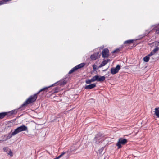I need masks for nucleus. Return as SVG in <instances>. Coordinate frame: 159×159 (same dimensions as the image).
Instances as JSON below:
<instances>
[{
  "mask_svg": "<svg viewBox=\"0 0 159 159\" xmlns=\"http://www.w3.org/2000/svg\"><path fill=\"white\" fill-rule=\"evenodd\" d=\"M151 55H150V53L148 55L144 57L143 59L144 62H148L150 59V57L151 56Z\"/></svg>",
  "mask_w": 159,
  "mask_h": 159,
  "instance_id": "nucleus-14",
  "label": "nucleus"
},
{
  "mask_svg": "<svg viewBox=\"0 0 159 159\" xmlns=\"http://www.w3.org/2000/svg\"><path fill=\"white\" fill-rule=\"evenodd\" d=\"M96 85L94 84H92L86 86L85 88L86 89H90L95 88Z\"/></svg>",
  "mask_w": 159,
  "mask_h": 159,
  "instance_id": "nucleus-12",
  "label": "nucleus"
},
{
  "mask_svg": "<svg viewBox=\"0 0 159 159\" xmlns=\"http://www.w3.org/2000/svg\"><path fill=\"white\" fill-rule=\"evenodd\" d=\"M93 70L95 71L97 69V66L95 64H94L93 65Z\"/></svg>",
  "mask_w": 159,
  "mask_h": 159,
  "instance_id": "nucleus-26",
  "label": "nucleus"
},
{
  "mask_svg": "<svg viewBox=\"0 0 159 159\" xmlns=\"http://www.w3.org/2000/svg\"><path fill=\"white\" fill-rule=\"evenodd\" d=\"M156 33L157 34H159V28L156 29Z\"/></svg>",
  "mask_w": 159,
  "mask_h": 159,
  "instance_id": "nucleus-28",
  "label": "nucleus"
},
{
  "mask_svg": "<svg viewBox=\"0 0 159 159\" xmlns=\"http://www.w3.org/2000/svg\"><path fill=\"white\" fill-rule=\"evenodd\" d=\"M110 61V59H107V60H106V62L107 63Z\"/></svg>",
  "mask_w": 159,
  "mask_h": 159,
  "instance_id": "nucleus-29",
  "label": "nucleus"
},
{
  "mask_svg": "<svg viewBox=\"0 0 159 159\" xmlns=\"http://www.w3.org/2000/svg\"><path fill=\"white\" fill-rule=\"evenodd\" d=\"M66 153L65 152H63L58 157L54 158V159H59V158L61 157L63 155H64Z\"/></svg>",
  "mask_w": 159,
  "mask_h": 159,
  "instance_id": "nucleus-20",
  "label": "nucleus"
},
{
  "mask_svg": "<svg viewBox=\"0 0 159 159\" xmlns=\"http://www.w3.org/2000/svg\"><path fill=\"white\" fill-rule=\"evenodd\" d=\"M4 141V140H0V143L1 142V141Z\"/></svg>",
  "mask_w": 159,
  "mask_h": 159,
  "instance_id": "nucleus-31",
  "label": "nucleus"
},
{
  "mask_svg": "<svg viewBox=\"0 0 159 159\" xmlns=\"http://www.w3.org/2000/svg\"><path fill=\"white\" fill-rule=\"evenodd\" d=\"M159 48L158 47H156L150 53V55H151L152 56L153 55L155 54L156 52L159 50Z\"/></svg>",
  "mask_w": 159,
  "mask_h": 159,
  "instance_id": "nucleus-13",
  "label": "nucleus"
},
{
  "mask_svg": "<svg viewBox=\"0 0 159 159\" xmlns=\"http://www.w3.org/2000/svg\"><path fill=\"white\" fill-rule=\"evenodd\" d=\"M4 141V140H0V143L1 142V141Z\"/></svg>",
  "mask_w": 159,
  "mask_h": 159,
  "instance_id": "nucleus-32",
  "label": "nucleus"
},
{
  "mask_svg": "<svg viewBox=\"0 0 159 159\" xmlns=\"http://www.w3.org/2000/svg\"><path fill=\"white\" fill-rule=\"evenodd\" d=\"M5 113H6L5 116H9L12 115L11 114L10 111Z\"/></svg>",
  "mask_w": 159,
  "mask_h": 159,
  "instance_id": "nucleus-24",
  "label": "nucleus"
},
{
  "mask_svg": "<svg viewBox=\"0 0 159 159\" xmlns=\"http://www.w3.org/2000/svg\"><path fill=\"white\" fill-rule=\"evenodd\" d=\"M107 70V69H106V70H103V71H106V70Z\"/></svg>",
  "mask_w": 159,
  "mask_h": 159,
  "instance_id": "nucleus-33",
  "label": "nucleus"
},
{
  "mask_svg": "<svg viewBox=\"0 0 159 159\" xmlns=\"http://www.w3.org/2000/svg\"><path fill=\"white\" fill-rule=\"evenodd\" d=\"M100 56L101 54H99L98 52L95 53L91 55L90 58L92 60H95L98 58L99 57H100Z\"/></svg>",
  "mask_w": 159,
  "mask_h": 159,
  "instance_id": "nucleus-9",
  "label": "nucleus"
},
{
  "mask_svg": "<svg viewBox=\"0 0 159 159\" xmlns=\"http://www.w3.org/2000/svg\"><path fill=\"white\" fill-rule=\"evenodd\" d=\"M119 51H120L119 49L117 48V49H116V50L113 51L112 52V53H116V52H119Z\"/></svg>",
  "mask_w": 159,
  "mask_h": 159,
  "instance_id": "nucleus-25",
  "label": "nucleus"
},
{
  "mask_svg": "<svg viewBox=\"0 0 159 159\" xmlns=\"http://www.w3.org/2000/svg\"><path fill=\"white\" fill-rule=\"evenodd\" d=\"M6 113L4 112L0 113V119L3 118L5 116Z\"/></svg>",
  "mask_w": 159,
  "mask_h": 159,
  "instance_id": "nucleus-19",
  "label": "nucleus"
},
{
  "mask_svg": "<svg viewBox=\"0 0 159 159\" xmlns=\"http://www.w3.org/2000/svg\"><path fill=\"white\" fill-rule=\"evenodd\" d=\"M104 140L103 135L101 133H99L97 134L93 139V143L98 144L102 143Z\"/></svg>",
  "mask_w": 159,
  "mask_h": 159,
  "instance_id": "nucleus-2",
  "label": "nucleus"
},
{
  "mask_svg": "<svg viewBox=\"0 0 159 159\" xmlns=\"http://www.w3.org/2000/svg\"><path fill=\"white\" fill-rule=\"evenodd\" d=\"M67 83L66 81L65 80H60L59 82H58L57 83H55L51 85V87L55 85L58 83V84H59L60 85H64L66 84Z\"/></svg>",
  "mask_w": 159,
  "mask_h": 159,
  "instance_id": "nucleus-11",
  "label": "nucleus"
},
{
  "mask_svg": "<svg viewBox=\"0 0 159 159\" xmlns=\"http://www.w3.org/2000/svg\"><path fill=\"white\" fill-rule=\"evenodd\" d=\"M109 50L108 48L104 49L102 52V56L104 58H108L109 57Z\"/></svg>",
  "mask_w": 159,
  "mask_h": 159,
  "instance_id": "nucleus-8",
  "label": "nucleus"
},
{
  "mask_svg": "<svg viewBox=\"0 0 159 159\" xmlns=\"http://www.w3.org/2000/svg\"><path fill=\"white\" fill-rule=\"evenodd\" d=\"M134 40L133 39L129 40L124 42V44H131L133 43Z\"/></svg>",
  "mask_w": 159,
  "mask_h": 159,
  "instance_id": "nucleus-15",
  "label": "nucleus"
},
{
  "mask_svg": "<svg viewBox=\"0 0 159 159\" xmlns=\"http://www.w3.org/2000/svg\"><path fill=\"white\" fill-rule=\"evenodd\" d=\"M120 69V66L119 65H117L116 68H112L111 69V72L112 74H115L119 71V70Z\"/></svg>",
  "mask_w": 159,
  "mask_h": 159,
  "instance_id": "nucleus-7",
  "label": "nucleus"
},
{
  "mask_svg": "<svg viewBox=\"0 0 159 159\" xmlns=\"http://www.w3.org/2000/svg\"><path fill=\"white\" fill-rule=\"evenodd\" d=\"M127 142V139L123 138H120L116 143V145L118 147V149H120L122 147V145L126 144Z\"/></svg>",
  "mask_w": 159,
  "mask_h": 159,
  "instance_id": "nucleus-4",
  "label": "nucleus"
},
{
  "mask_svg": "<svg viewBox=\"0 0 159 159\" xmlns=\"http://www.w3.org/2000/svg\"><path fill=\"white\" fill-rule=\"evenodd\" d=\"M107 62H106V60H104L102 62V63L100 64L99 66L98 67V68H101L104 66H105Z\"/></svg>",
  "mask_w": 159,
  "mask_h": 159,
  "instance_id": "nucleus-18",
  "label": "nucleus"
},
{
  "mask_svg": "<svg viewBox=\"0 0 159 159\" xmlns=\"http://www.w3.org/2000/svg\"><path fill=\"white\" fill-rule=\"evenodd\" d=\"M93 78H92V79L90 80H86L85 82L87 84H90L92 82H93Z\"/></svg>",
  "mask_w": 159,
  "mask_h": 159,
  "instance_id": "nucleus-21",
  "label": "nucleus"
},
{
  "mask_svg": "<svg viewBox=\"0 0 159 159\" xmlns=\"http://www.w3.org/2000/svg\"><path fill=\"white\" fill-rule=\"evenodd\" d=\"M50 86L48 87H45L41 89L38 92L34 94V95L30 96L21 106V107L26 106L27 104L32 103L35 102L37 99V95L41 92L44 91L47 92L48 90V89L50 87Z\"/></svg>",
  "mask_w": 159,
  "mask_h": 159,
  "instance_id": "nucleus-1",
  "label": "nucleus"
},
{
  "mask_svg": "<svg viewBox=\"0 0 159 159\" xmlns=\"http://www.w3.org/2000/svg\"><path fill=\"white\" fill-rule=\"evenodd\" d=\"M8 139L7 138V139H6L5 140H7V139Z\"/></svg>",
  "mask_w": 159,
  "mask_h": 159,
  "instance_id": "nucleus-34",
  "label": "nucleus"
},
{
  "mask_svg": "<svg viewBox=\"0 0 159 159\" xmlns=\"http://www.w3.org/2000/svg\"><path fill=\"white\" fill-rule=\"evenodd\" d=\"M85 65V64L83 63L76 66L69 71V74H71L73 72L76 71L78 69L84 67Z\"/></svg>",
  "mask_w": 159,
  "mask_h": 159,
  "instance_id": "nucleus-5",
  "label": "nucleus"
},
{
  "mask_svg": "<svg viewBox=\"0 0 159 159\" xmlns=\"http://www.w3.org/2000/svg\"><path fill=\"white\" fill-rule=\"evenodd\" d=\"M104 148L102 147L101 149L98 150L97 153H99L100 155L103 154L105 152L104 151Z\"/></svg>",
  "mask_w": 159,
  "mask_h": 159,
  "instance_id": "nucleus-16",
  "label": "nucleus"
},
{
  "mask_svg": "<svg viewBox=\"0 0 159 159\" xmlns=\"http://www.w3.org/2000/svg\"><path fill=\"white\" fill-rule=\"evenodd\" d=\"M3 150L4 152H6L7 154L9 155L11 157L13 156V153L11 150L8 147H4L3 148Z\"/></svg>",
  "mask_w": 159,
  "mask_h": 159,
  "instance_id": "nucleus-10",
  "label": "nucleus"
},
{
  "mask_svg": "<svg viewBox=\"0 0 159 159\" xmlns=\"http://www.w3.org/2000/svg\"><path fill=\"white\" fill-rule=\"evenodd\" d=\"M151 58L153 60H155V59L154 58V56H152L151 57Z\"/></svg>",
  "mask_w": 159,
  "mask_h": 159,
  "instance_id": "nucleus-30",
  "label": "nucleus"
},
{
  "mask_svg": "<svg viewBox=\"0 0 159 159\" xmlns=\"http://www.w3.org/2000/svg\"><path fill=\"white\" fill-rule=\"evenodd\" d=\"M27 127L24 125H22L16 129L14 132L12 133L11 135L12 136L20 132L24 131H27Z\"/></svg>",
  "mask_w": 159,
  "mask_h": 159,
  "instance_id": "nucleus-3",
  "label": "nucleus"
},
{
  "mask_svg": "<svg viewBox=\"0 0 159 159\" xmlns=\"http://www.w3.org/2000/svg\"><path fill=\"white\" fill-rule=\"evenodd\" d=\"M155 114L158 118H159V107L155 108Z\"/></svg>",
  "mask_w": 159,
  "mask_h": 159,
  "instance_id": "nucleus-17",
  "label": "nucleus"
},
{
  "mask_svg": "<svg viewBox=\"0 0 159 159\" xmlns=\"http://www.w3.org/2000/svg\"><path fill=\"white\" fill-rule=\"evenodd\" d=\"M93 81L94 82L97 81L99 82H103L105 79V77L104 76H99L98 75H96L92 77Z\"/></svg>",
  "mask_w": 159,
  "mask_h": 159,
  "instance_id": "nucleus-6",
  "label": "nucleus"
},
{
  "mask_svg": "<svg viewBox=\"0 0 159 159\" xmlns=\"http://www.w3.org/2000/svg\"><path fill=\"white\" fill-rule=\"evenodd\" d=\"M10 111L11 112V114L12 115L16 113L17 112V111L16 110H13Z\"/></svg>",
  "mask_w": 159,
  "mask_h": 159,
  "instance_id": "nucleus-23",
  "label": "nucleus"
},
{
  "mask_svg": "<svg viewBox=\"0 0 159 159\" xmlns=\"http://www.w3.org/2000/svg\"><path fill=\"white\" fill-rule=\"evenodd\" d=\"M7 3L6 0H2L0 1V5L6 4Z\"/></svg>",
  "mask_w": 159,
  "mask_h": 159,
  "instance_id": "nucleus-22",
  "label": "nucleus"
},
{
  "mask_svg": "<svg viewBox=\"0 0 159 159\" xmlns=\"http://www.w3.org/2000/svg\"><path fill=\"white\" fill-rule=\"evenodd\" d=\"M54 89L55 91V92L57 93V92H58V91L59 90V88L58 87H56L54 88Z\"/></svg>",
  "mask_w": 159,
  "mask_h": 159,
  "instance_id": "nucleus-27",
  "label": "nucleus"
}]
</instances>
